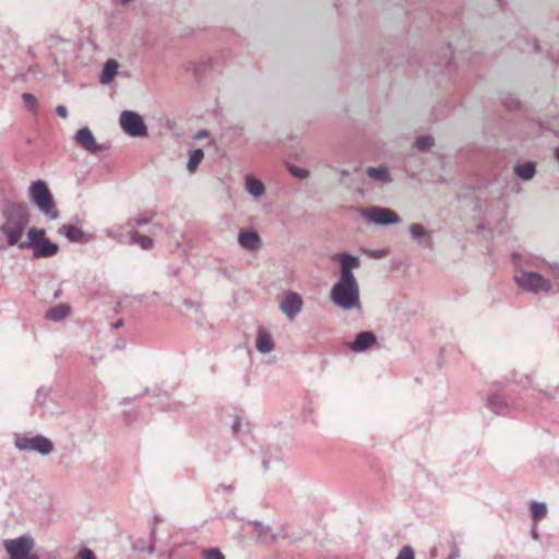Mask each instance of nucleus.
Returning a JSON list of instances; mask_svg holds the SVG:
<instances>
[{"label":"nucleus","mask_w":559,"mask_h":559,"mask_svg":"<svg viewBox=\"0 0 559 559\" xmlns=\"http://www.w3.org/2000/svg\"><path fill=\"white\" fill-rule=\"evenodd\" d=\"M4 217L5 222L0 225V234L5 237L8 246L19 247L29 223L28 207L24 203H11L4 210Z\"/></svg>","instance_id":"f257e3e1"},{"label":"nucleus","mask_w":559,"mask_h":559,"mask_svg":"<svg viewBox=\"0 0 559 559\" xmlns=\"http://www.w3.org/2000/svg\"><path fill=\"white\" fill-rule=\"evenodd\" d=\"M512 262L516 269L514 282L522 290L534 295L546 294L550 292L552 287L550 281L538 271L524 269L522 263L523 257L520 254V252L512 254Z\"/></svg>","instance_id":"f03ea898"},{"label":"nucleus","mask_w":559,"mask_h":559,"mask_svg":"<svg viewBox=\"0 0 559 559\" xmlns=\"http://www.w3.org/2000/svg\"><path fill=\"white\" fill-rule=\"evenodd\" d=\"M20 249H32L35 259L51 258L59 252V246L46 237L43 228L32 227L27 231V240L19 243Z\"/></svg>","instance_id":"7ed1b4c3"},{"label":"nucleus","mask_w":559,"mask_h":559,"mask_svg":"<svg viewBox=\"0 0 559 559\" xmlns=\"http://www.w3.org/2000/svg\"><path fill=\"white\" fill-rule=\"evenodd\" d=\"M29 199L32 203L49 219L59 218V212L56 202L47 185L43 180L34 181L29 187Z\"/></svg>","instance_id":"20e7f679"},{"label":"nucleus","mask_w":559,"mask_h":559,"mask_svg":"<svg viewBox=\"0 0 559 559\" xmlns=\"http://www.w3.org/2000/svg\"><path fill=\"white\" fill-rule=\"evenodd\" d=\"M331 300L334 305L344 310L359 309V286L358 284H337L331 289Z\"/></svg>","instance_id":"39448f33"},{"label":"nucleus","mask_w":559,"mask_h":559,"mask_svg":"<svg viewBox=\"0 0 559 559\" xmlns=\"http://www.w3.org/2000/svg\"><path fill=\"white\" fill-rule=\"evenodd\" d=\"M14 445L19 451L36 452L41 455H48L53 450V443L43 435H15Z\"/></svg>","instance_id":"423d86ee"},{"label":"nucleus","mask_w":559,"mask_h":559,"mask_svg":"<svg viewBox=\"0 0 559 559\" xmlns=\"http://www.w3.org/2000/svg\"><path fill=\"white\" fill-rule=\"evenodd\" d=\"M120 126L129 136L143 138L147 135V127L143 118L135 111H122L120 115Z\"/></svg>","instance_id":"0eeeda50"},{"label":"nucleus","mask_w":559,"mask_h":559,"mask_svg":"<svg viewBox=\"0 0 559 559\" xmlns=\"http://www.w3.org/2000/svg\"><path fill=\"white\" fill-rule=\"evenodd\" d=\"M3 547L10 557H37L36 555L31 554L35 547V540L28 534L22 535L17 538L5 539L3 542Z\"/></svg>","instance_id":"6e6552de"},{"label":"nucleus","mask_w":559,"mask_h":559,"mask_svg":"<svg viewBox=\"0 0 559 559\" xmlns=\"http://www.w3.org/2000/svg\"><path fill=\"white\" fill-rule=\"evenodd\" d=\"M364 218L374 225L388 226L401 222L400 216L388 207L374 206L362 211Z\"/></svg>","instance_id":"1a4fd4ad"},{"label":"nucleus","mask_w":559,"mask_h":559,"mask_svg":"<svg viewBox=\"0 0 559 559\" xmlns=\"http://www.w3.org/2000/svg\"><path fill=\"white\" fill-rule=\"evenodd\" d=\"M75 141L82 148L93 155L98 154L103 150V145L96 142L94 134L87 127L81 128L76 132Z\"/></svg>","instance_id":"9d476101"},{"label":"nucleus","mask_w":559,"mask_h":559,"mask_svg":"<svg viewBox=\"0 0 559 559\" xmlns=\"http://www.w3.org/2000/svg\"><path fill=\"white\" fill-rule=\"evenodd\" d=\"M58 233L64 236L70 242L75 243H87L94 238L92 234L85 233L71 224L61 225Z\"/></svg>","instance_id":"9b49d317"},{"label":"nucleus","mask_w":559,"mask_h":559,"mask_svg":"<svg viewBox=\"0 0 559 559\" xmlns=\"http://www.w3.org/2000/svg\"><path fill=\"white\" fill-rule=\"evenodd\" d=\"M302 299L297 293H288L281 301L280 308L289 320H294L301 311Z\"/></svg>","instance_id":"f8f14e48"},{"label":"nucleus","mask_w":559,"mask_h":559,"mask_svg":"<svg viewBox=\"0 0 559 559\" xmlns=\"http://www.w3.org/2000/svg\"><path fill=\"white\" fill-rule=\"evenodd\" d=\"M238 243L247 251H255L262 247V239L253 229H240L238 233Z\"/></svg>","instance_id":"ddd939ff"},{"label":"nucleus","mask_w":559,"mask_h":559,"mask_svg":"<svg viewBox=\"0 0 559 559\" xmlns=\"http://www.w3.org/2000/svg\"><path fill=\"white\" fill-rule=\"evenodd\" d=\"M377 342V337L373 332L365 331L358 333L354 341L348 344V347L354 353H362L372 347Z\"/></svg>","instance_id":"4468645a"},{"label":"nucleus","mask_w":559,"mask_h":559,"mask_svg":"<svg viewBox=\"0 0 559 559\" xmlns=\"http://www.w3.org/2000/svg\"><path fill=\"white\" fill-rule=\"evenodd\" d=\"M409 234L413 240L417 241L425 248H432L431 234L420 224H412L409 226Z\"/></svg>","instance_id":"2eb2a0df"},{"label":"nucleus","mask_w":559,"mask_h":559,"mask_svg":"<svg viewBox=\"0 0 559 559\" xmlns=\"http://www.w3.org/2000/svg\"><path fill=\"white\" fill-rule=\"evenodd\" d=\"M487 405L497 415H506L511 411V406L498 394L490 395Z\"/></svg>","instance_id":"dca6fc26"},{"label":"nucleus","mask_w":559,"mask_h":559,"mask_svg":"<svg viewBox=\"0 0 559 559\" xmlns=\"http://www.w3.org/2000/svg\"><path fill=\"white\" fill-rule=\"evenodd\" d=\"M119 63L116 59H108L103 68L99 76L100 84L110 83L116 75H118Z\"/></svg>","instance_id":"f3484780"},{"label":"nucleus","mask_w":559,"mask_h":559,"mask_svg":"<svg viewBox=\"0 0 559 559\" xmlns=\"http://www.w3.org/2000/svg\"><path fill=\"white\" fill-rule=\"evenodd\" d=\"M255 346L261 354L271 353L274 348V342L271 334L264 330H260Z\"/></svg>","instance_id":"a211bd4d"},{"label":"nucleus","mask_w":559,"mask_h":559,"mask_svg":"<svg viewBox=\"0 0 559 559\" xmlns=\"http://www.w3.org/2000/svg\"><path fill=\"white\" fill-rule=\"evenodd\" d=\"M367 175L379 182L389 183L392 181V177L386 166L368 167Z\"/></svg>","instance_id":"6ab92c4d"},{"label":"nucleus","mask_w":559,"mask_h":559,"mask_svg":"<svg viewBox=\"0 0 559 559\" xmlns=\"http://www.w3.org/2000/svg\"><path fill=\"white\" fill-rule=\"evenodd\" d=\"M246 190L254 198H260L265 192L264 183L261 180L247 175L245 178Z\"/></svg>","instance_id":"aec40b11"},{"label":"nucleus","mask_w":559,"mask_h":559,"mask_svg":"<svg viewBox=\"0 0 559 559\" xmlns=\"http://www.w3.org/2000/svg\"><path fill=\"white\" fill-rule=\"evenodd\" d=\"M69 46L70 43L62 39L61 37L57 36V35H50L47 39H46V47L47 49L51 52L55 61L57 60V51H62V52H66L67 49L63 48V46Z\"/></svg>","instance_id":"412c9836"},{"label":"nucleus","mask_w":559,"mask_h":559,"mask_svg":"<svg viewBox=\"0 0 559 559\" xmlns=\"http://www.w3.org/2000/svg\"><path fill=\"white\" fill-rule=\"evenodd\" d=\"M523 257V265L524 269L534 270V271H543L548 267L546 261L539 257H534L530 254L520 253Z\"/></svg>","instance_id":"4be33fe9"},{"label":"nucleus","mask_w":559,"mask_h":559,"mask_svg":"<svg viewBox=\"0 0 559 559\" xmlns=\"http://www.w3.org/2000/svg\"><path fill=\"white\" fill-rule=\"evenodd\" d=\"M514 173L522 180H531L536 173L535 163L526 162L524 164H516L514 166Z\"/></svg>","instance_id":"5701e85b"},{"label":"nucleus","mask_w":559,"mask_h":559,"mask_svg":"<svg viewBox=\"0 0 559 559\" xmlns=\"http://www.w3.org/2000/svg\"><path fill=\"white\" fill-rule=\"evenodd\" d=\"M337 260L340 262L341 269L353 271L360 266L359 258L350 253H340L337 255Z\"/></svg>","instance_id":"b1692460"},{"label":"nucleus","mask_w":559,"mask_h":559,"mask_svg":"<svg viewBox=\"0 0 559 559\" xmlns=\"http://www.w3.org/2000/svg\"><path fill=\"white\" fill-rule=\"evenodd\" d=\"M70 314V306L60 304L46 313V318L52 321H61Z\"/></svg>","instance_id":"393cba45"},{"label":"nucleus","mask_w":559,"mask_h":559,"mask_svg":"<svg viewBox=\"0 0 559 559\" xmlns=\"http://www.w3.org/2000/svg\"><path fill=\"white\" fill-rule=\"evenodd\" d=\"M203 158H204V152L201 148H195V150L191 151L189 154L188 163H187L188 171L190 174L195 173V170L198 169V167L201 164V162L203 160Z\"/></svg>","instance_id":"a878e982"},{"label":"nucleus","mask_w":559,"mask_h":559,"mask_svg":"<svg viewBox=\"0 0 559 559\" xmlns=\"http://www.w3.org/2000/svg\"><path fill=\"white\" fill-rule=\"evenodd\" d=\"M131 242L138 245L143 250H151L154 247V241L151 237L141 235L136 231L130 233Z\"/></svg>","instance_id":"bb28decb"},{"label":"nucleus","mask_w":559,"mask_h":559,"mask_svg":"<svg viewBox=\"0 0 559 559\" xmlns=\"http://www.w3.org/2000/svg\"><path fill=\"white\" fill-rule=\"evenodd\" d=\"M530 511H531L532 518L535 521H539V520H542L543 518L546 516V514H547V506L544 502L532 501L530 503Z\"/></svg>","instance_id":"cd10ccee"},{"label":"nucleus","mask_w":559,"mask_h":559,"mask_svg":"<svg viewBox=\"0 0 559 559\" xmlns=\"http://www.w3.org/2000/svg\"><path fill=\"white\" fill-rule=\"evenodd\" d=\"M435 141L430 135H421L416 139L415 146L418 151L426 152L432 147Z\"/></svg>","instance_id":"c85d7f7f"},{"label":"nucleus","mask_w":559,"mask_h":559,"mask_svg":"<svg viewBox=\"0 0 559 559\" xmlns=\"http://www.w3.org/2000/svg\"><path fill=\"white\" fill-rule=\"evenodd\" d=\"M337 284H358L353 271L341 269L340 278L336 282Z\"/></svg>","instance_id":"c756f323"},{"label":"nucleus","mask_w":559,"mask_h":559,"mask_svg":"<svg viewBox=\"0 0 559 559\" xmlns=\"http://www.w3.org/2000/svg\"><path fill=\"white\" fill-rule=\"evenodd\" d=\"M49 389L47 388H39L36 392V396H35V406H38V407H41L45 402L47 401L48 396H49Z\"/></svg>","instance_id":"7c9ffc66"},{"label":"nucleus","mask_w":559,"mask_h":559,"mask_svg":"<svg viewBox=\"0 0 559 559\" xmlns=\"http://www.w3.org/2000/svg\"><path fill=\"white\" fill-rule=\"evenodd\" d=\"M201 555L204 559H226L218 548L203 549Z\"/></svg>","instance_id":"2f4dec72"},{"label":"nucleus","mask_w":559,"mask_h":559,"mask_svg":"<svg viewBox=\"0 0 559 559\" xmlns=\"http://www.w3.org/2000/svg\"><path fill=\"white\" fill-rule=\"evenodd\" d=\"M502 104L506 108L514 110L520 106V100L513 95H509L502 99Z\"/></svg>","instance_id":"473e14b6"},{"label":"nucleus","mask_w":559,"mask_h":559,"mask_svg":"<svg viewBox=\"0 0 559 559\" xmlns=\"http://www.w3.org/2000/svg\"><path fill=\"white\" fill-rule=\"evenodd\" d=\"M23 100L26 108L29 110H35L37 107V99L36 97L31 93H24L23 94Z\"/></svg>","instance_id":"72a5a7b5"},{"label":"nucleus","mask_w":559,"mask_h":559,"mask_svg":"<svg viewBox=\"0 0 559 559\" xmlns=\"http://www.w3.org/2000/svg\"><path fill=\"white\" fill-rule=\"evenodd\" d=\"M289 173L299 179H306L309 177V171L305 168H299L296 166H289Z\"/></svg>","instance_id":"f704fd0d"},{"label":"nucleus","mask_w":559,"mask_h":559,"mask_svg":"<svg viewBox=\"0 0 559 559\" xmlns=\"http://www.w3.org/2000/svg\"><path fill=\"white\" fill-rule=\"evenodd\" d=\"M396 559H415V554H414L413 548L408 545L404 546L400 550Z\"/></svg>","instance_id":"c9c22d12"},{"label":"nucleus","mask_w":559,"mask_h":559,"mask_svg":"<svg viewBox=\"0 0 559 559\" xmlns=\"http://www.w3.org/2000/svg\"><path fill=\"white\" fill-rule=\"evenodd\" d=\"M151 222L150 218H130L128 222H127V226L130 227V228H135V227H142L144 225H147L148 223Z\"/></svg>","instance_id":"e433bc0d"},{"label":"nucleus","mask_w":559,"mask_h":559,"mask_svg":"<svg viewBox=\"0 0 559 559\" xmlns=\"http://www.w3.org/2000/svg\"><path fill=\"white\" fill-rule=\"evenodd\" d=\"M79 559H96L95 554L88 548H82L78 554Z\"/></svg>","instance_id":"4c0bfd02"},{"label":"nucleus","mask_w":559,"mask_h":559,"mask_svg":"<svg viewBox=\"0 0 559 559\" xmlns=\"http://www.w3.org/2000/svg\"><path fill=\"white\" fill-rule=\"evenodd\" d=\"M242 429V419L240 417H236L233 424V432L238 435Z\"/></svg>","instance_id":"58836bf2"},{"label":"nucleus","mask_w":559,"mask_h":559,"mask_svg":"<svg viewBox=\"0 0 559 559\" xmlns=\"http://www.w3.org/2000/svg\"><path fill=\"white\" fill-rule=\"evenodd\" d=\"M250 523L259 531L260 534L270 531V527L264 526L263 523L260 521H252Z\"/></svg>","instance_id":"ea45409f"},{"label":"nucleus","mask_w":559,"mask_h":559,"mask_svg":"<svg viewBox=\"0 0 559 559\" xmlns=\"http://www.w3.org/2000/svg\"><path fill=\"white\" fill-rule=\"evenodd\" d=\"M56 114L61 117V118H67L68 117V109L64 105H58L56 107Z\"/></svg>","instance_id":"a19ab883"},{"label":"nucleus","mask_w":559,"mask_h":559,"mask_svg":"<svg viewBox=\"0 0 559 559\" xmlns=\"http://www.w3.org/2000/svg\"><path fill=\"white\" fill-rule=\"evenodd\" d=\"M105 233H106V236H107V237H109V238H111V239H119V238H120V236H121V235L119 234V231L114 230V229H106V230H105Z\"/></svg>","instance_id":"79ce46f5"},{"label":"nucleus","mask_w":559,"mask_h":559,"mask_svg":"<svg viewBox=\"0 0 559 559\" xmlns=\"http://www.w3.org/2000/svg\"><path fill=\"white\" fill-rule=\"evenodd\" d=\"M219 488H222L226 492H233L234 486L233 485H219Z\"/></svg>","instance_id":"37998d69"},{"label":"nucleus","mask_w":559,"mask_h":559,"mask_svg":"<svg viewBox=\"0 0 559 559\" xmlns=\"http://www.w3.org/2000/svg\"><path fill=\"white\" fill-rule=\"evenodd\" d=\"M207 131L206 130H200L197 134H195V139H202V138H205L207 136Z\"/></svg>","instance_id":"c03bdc74"},{"label":"nucleus","mask_w":559,"mask_h":559,"mask_svg":"<svg viewBox=\"0 0 559 559\" xmlns=\"http://www.w3.org/2000/svg\"><path fill=\"white\" fill-rule=\"evenodd\" d=\"M27 55H28L29 57H32V58H34V57H35V50H34V47H32V46H31V47H28V49H27Z\"/></svg>","instance_id":"a18cd8bd"},{"label":"nucleus","mask_w":559,"mask_h":559,"mask_svg":"<svg viewBox=\"0 0 559 559\" xmlns=\"http://www.w3.org/2000/svg\"><path fill=\"white\" fill-rule=\"evenodd\" d=\"M122 325H123V321H122V320H119V321H117V322H115V323L112 324V328H114V329H119V328H121Z\"/></svg>","instance_id":"49530a36"},{"label":"nucleus","mask_w":559,"mask_h":559,"mask_svg":"<svg viewBox=\"0 0 559 559\" xmlns=\"http://www.w3.org/2000/svg\"><path fill=\"white\" fill-rule=\"evenodd\" d=\"M532 537L534 539H538V533H537L536 526H534L533 530H532Z\"/></svg>","instance_id":"de8ad7c7"},{"label":"nucleus","mask_w":559,"mask_h":559,"mask_svg":"<svg viewBox=\"0 0 559 559\" xmlns=\"http://www.w3.org/2000/svg\"><path fill=\"white\" fill-rule=\"evenodd\" d=\"M540 126L543 129L552 130V128L550 127V124L548 122H542Z\"/></svg>","instance_id":"09e8293b"},{"label":"nucleus","mask_w":559,"mask_h":559,"mask_svg":"<svg viewBox=\"0 0 559 559\" xmlns=\"http://www.w3.org/2000/svg\"><path fill=\"white\" fill-rule=\"evenodd\" d=\"M554 155L559 160V146L554 147Z\"/></svg>","instance_id":"8fccbe9b"},{"label":"nucleus","mask_w":559,"mask_h":559,"mask_svg":"<svg viewBox=\"0 0 559 559\" xmlns=\"http://www.w3.org/2000/svg\"><path fill=\"white\" fill-rule=\"evenodd\" d=\"M341 175H342V180H343L344 178H346V177H348V176H349V171H348V170H346V169H343V170L341 171Z\"/></svg>","instance_id":"3c124183"},{"label":"nucleus","mask_w":559,"mask_h":559,"mask_svg":"<svg viewBox=\"0 0 559 559\" xmlns=\"http://www.w3.org/2000/svg\"><path fill=\"white\" fill-rule=\"evenodd\" d=\"M10 559H38V557H10Z\"/></svg>","instance_id":"603ef678"},{"label":"nucleus","mask_w":559,"mask_h":559,"mask_svg":"<svg viewBox=\"0 0 559 559\" xmlns=\"http://www.w3.org/2000/svg\"><path fill=\"white\" fill-rule=\"evenodd\" d=\"M183 304H185V306H186V307H188V308H191V307L193 306L192 301H191V300H188V299H186V300L183 301Z\"/></svg>","instance_id":"864d4df0"},{"label":"nucleus","mask_w":559,"mask_h":559,"mask_svg":"<svg viewBox=\"0 0 559 559\" xmlns=\"http://www.w3.org/2000/svg\"><path fill=\"white\" fill-rule=\"evenodd\" d=\"M133 0H121V4L123 5H127L129 4L130 2H132Z\"/></svg>","instance_id":"5fc2aeb1"},{"label":"nucleus","mask_w":559,"mask_h":559,"mask_svg":"<svg viewBox=\"0 0 559 559\" xmlns=\"http://www.w3.org/2000/svg\"><path fill=\"white\" fill-rule=\"evenodd\" d=\"M263 467H264V469L269 468V462L267 461H263Z\"/></svg>","instance_id":"6e6d98bb"},{"label":"nucleus","mask_w":559,"mask_h":559,"mask_svg":"<svg viewBox=\"0 0 559 559\" xmlns=\"http://www.w3.org/2000/svg\"><path fill=\"white\" fill-rule=\"evenodd\" d=\"M525 384H531V379H530V377H525Z\"/></svg>","instance_id":"4d7b16f0"},{"label":"nucleus","mask_w":559,"mask_h":559,"mask_svg":"<svg viewBox=\"0 0 559 559\" xmlns=\"http://www.w3.org/2000/svg\"><path fill=\"white\" fill-rule=\"evenodd\" d=\"M456 556H450L448 559H455Z\"/></svg>","instance_id":"13d9d810"},{"label":"nucleus","mask_w":559,"mask_h":559,"mask_svg":"<svg viewBox=\"0 0 559 559\" xmlns=\"http://www.w3.org/2000/svg\"><path fill=\"white\" fill-rule=\"evenodd\" d=\"M500 4H502V0H497Z\"/></svg>","instance_id":"bf43d9fd"}]
</instances>
